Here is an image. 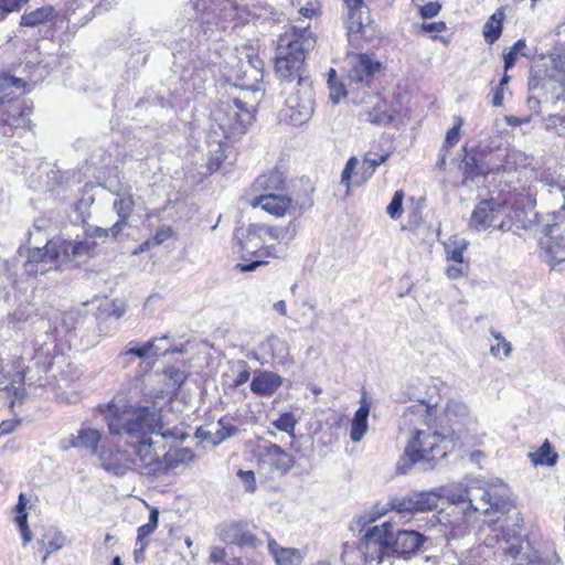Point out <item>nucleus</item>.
<instances>
[{"label":"nucleus","instance_id":"f257e3e1","mask_svg":"<svg viewBox=\"0 0 565 565\" xmlns=\"http://www.w3.org/2000/svg\"><path fill=\"white\" fill-rule=\"evenodd\" d=\"M108 431L113 436H127V449H103L99 459L103 468L116 476L136 471L148 477L167 475L180 463L191 460L188 448L164 450L153 440L164 428L162 412L156 405H117L114 401L100 407Z\"/></svg>","mask_w":565,"mask_h":565},{"label":"nucleus","instance_id":"f03ea898","mask_svg":"<svg viewBox=\"0 0 565 565\" xmlns=\"http://www.w3.org/2000/svg\"><path fill=\"white\" fill-rule=\"evenodd\" d=\"M437 413V406L424 399L417 401L403 412L398 428L401 433H408L411 438L402 461L408 460L412 465L419 460L434 461L446 456L449 445H452L455 428H438Z\"/></svg>","mask_w":565,"mask_h":565},{"label":"nucleus","instance_id":"7ed1b4c3","mask_svg":"<svg viewBox=\"0 0 565 565\" xmlns=\"http://www.w3.org/2000/svg\"><path fill=\"white\" fill-rule=\"evenodd\" d=\"M287 183V175L275 167L256 177L243 199L252 209L258 207L275 218L301 216L313 205L315 186L309 179H300L298 190L286 194Z\"/></svg>","mask_w":565,"mask_h":565},{"label":"nucleus","instance_id":"20e7f679","mask_svg":"<svg viewBox=\"0 0 565 565\" xmlns=\"http://www.w3.org/2000/svg\"><path fill=\"white\" fill-rule=\"evenodd\" d=\"M97 243L94 241H71L55 236L40 248L29 249L24 262V271L30 276L44 274L52 264L57 270L75 269L81 264L95 256Z\"/></svg>","mask_w":565,"mask_h":565},{"label":"nucleus","instance_id":"39448f33","mask_svg":"<svg viewBox=\"0 0 565 565\" xmlns=\"http://www.w3.org/2000/svg\"><path fill=\"white\" fill-rule=\"evenodd\" d=\"M31 85L11 73H0V137L12 138L32 127L33 103L22 98Z\"/></svg>","mask_w":565,"mask_h":565},{"label":"nucleus","instance_id":"423d86ee","mask_svg":"<svg viewBox=\"0 0 565 565\" xmlns=\"http://www.w3.org/2000/svg\"><path fill=\"white\" fill-rule=\"evenodd\" d=\"M289 232L288 226L270 225L265 223H252L245 228H237L235 238L242 253L243 262L236 265L241 273H249L258 267L269 264V259L284 258L277 245H263L259 248L249 252L248 244L253 241L265 242L266 238L282 242Z\"/></svg>","mask_w":565,"mask_h":565},{"label":"nucleus","instance_id":"0eeeda50","mask_svg":"<svg viewBox=\"0 0 565 565\" xmlns=\"http://www.w3.org/2000/svg\"><path fill=\"white\" fill-rule=\"evenodd\" d=\"M280 84L289 95L279 111V122L289 127H300L308 122L313 113V87L308 75L280 73Z\"/></svg>","mask_w":565,"mask_h":565},{"label":"nucleus","instance_id":"6e6552de","mask_svg":"<svg viewBox=\"0 0 565 565\" xmlns=\"http://www.w3.org/2000/svg\"><path fill=\"white\" fill-rule=\"evenodd\" d=\"M522 215L523 211L514 209L508 201L499 202L488 199L479 202L473 209L470 227L479 232L489 228L510 231L514 225L524 227L525 220Z\"/></svg>","mask_w":565,"mask_h":565},{"label":"nucleus","instance_id":"1a4fd4ad","mask_svg":"<svg viewBox=\"0 0 565 565\" xmlns=\"http://www.w3.org/2000/svg\"><path fill=\"white\" fill-rule=\"evenodd\" d=\"M211 118L225 139H239L255 121L256 109L239 98L222 100L212 109Z\"/></svg>","mask_w":565,"mask_h":565},{"label":"nucleus","instance_id":"9d476101","mask_svg":"<svg viewBox=\"0 0 565 565\" xmlns=\"http://www.w3.org/2000/svg\"><path fill=\"white\" fill-rule=\"evenodd\" d=\"M445 497L451 504L461 505L465 515L476 512L488 514L491 510H499L494 497L486 483L480 480H471L458 488L450 489Z\"/></svg>","mask_w":565,"mask_h":565},{"label":"nucleus","instance_id":"9b49d317","mask_svg":"<svg viewBox=\"0 0 565 565\" xmlns=\"http://www.w3.org/2000/svg\"><path fill=\"white\" fill-rule=\"evenodd\" d=\"M521 156L509 149H498L495 156L486 164L480 163L475 154L467 153L460 162V170L465 175L463 183L475 181L478 177L489 173L511 172L516 169L518 159Z\"/></svg>","mask_w":565,"mask_h":565},{"label":"nucleus","instance_id":"f8f14e48","mask_svg":"<svg viewBox=\"0 0 565 565\" xmlns=\"http://www.w3.org/2000/svg\"><path fill=\"white\" fill-rule=\"evenodd\" d=\"M307 29L292 28L279 36L277 54L275 56V71H300L305 64L307 50L303 38Z\"/></svg>","mask_w":565,"mask_h":565},{"label":"nucleus","instance_id":"ddd939ff","mask_svg":"<svg viewBox=\"0 0 565 565\" xmlns=\"http://www.w3.org/2000/svg\"><path fill=\"white\" fill-rule=\"evenodd\" d=\"M217 535L226 545L237 546L242 550H256L263 545V540L258 535V526L248 520L225 522L218 526Z\"/></svg>","mask_w":565,"mask_h":565},{"label":"nucleus","instance_id":"4468645a","mask_svg":"<svg viewBox=\"0 0 565 565\" xmlns=\"http://www.w3.org/2000/svg\"><path fill=\"white\" fill-rule=\"evenodd\" d=\"M391 521L366 530L360 546L366 562H383L384 555L391 548Z\"/></svg>","mask_w":565,"mask_h":565},{"label":"nucleus","instance_id":"2eb2a0df","mask_svg":"<svg viewBox=\"0 0 565 565\" xmlns=\"http://www.w3.org/2000/svg\"><path fill=\"white\" fill-rule=\"evenodd\" d=\"M444 494L437 491L414 492L403 498H393V508H396V515L403 513H416L433 511L438 508Z\"/></svg>","mask_w":565,"mask_h":565},{"label":"nucleus","instance_id":"dca6fc26","mask_svg":"<svg viewBox=\"0 0 565 565\" xmlns=\"http://www.w3.org/2000/svg\"><path fill=\"white\" fill-rule=\"evenodd\" d=\"M259 462L270 471L285 476L295 467L296 458L279 445L269 443L263 448Z\"/></svg>","mask_w":565,"mask_h":565},{"label":"nucleus","instance_id":"f3484780","mask_svg":"<svg viewBox=\"0 0 565 565\" xmlns=\"http://www.w3.org/2000/svg\"><path fill=\"white\" fill-rule=\"evenodd\" d=\"M375 98L376 103L373 108L369 111L361 113L360 119L379 126H386L394 122L403 111L401 105H388L387 102L381 99L379 95Z\"/></svg>","mask_w":565,"mask_h":565},{"label":"nucleus","instance_id":"a211bd4d","mask_svg":"<svg viewBox=\"0 0 565 565\" xmlns=\"http://www.w3.org/2000/svg\"><path fill=\"white\" fill-rule=\"evenodd\" d=\"M102 440V434L95 428H82L77 431V435H70L62 444L63 450L71 448L85 449L90 455H95L98 451V446Z\"/></svg>","mask_w":565,"mask_h":565},{"label":"nucleus","instance_id":"6ab92c4d","mask_svg":"<svg viewBox=\"0 0 565 565\" xmlns=\"http://www.w3.org/2000/svg\"><path fill=\"white\" fill-rule=\"evenodd\" d=\"M282 385V377L273 371H257L250 382V391L262 397L273 396Z\"/></svg>","mask_w":565,"mask_h":565},{"label":"nucleus","instance_id":"aec40b11","mask_svg":"<svg viewBox=\"0 0 565 565\" xmlns=\"http://www.w3.org/2000/svg\"><path fill=\"white\" fill-rule=\"evenodd\" d=\"M542 195L550 194L554 204H559L565 210V177L543 172L537 180Z\"/></svg>","mask_w":565,"mask_h":565},{"label":"nucleus","instance_id":"412c9836","mask_svg":"<svg viewBox=\"0 0 565 565\" xmlns=\"http://www.w3.org/2000/svg\"><path fill=\"white\" fill-rule=\"evenodd\" d=\"M263 534L267 539L268 552L276 565H300L302 563L303 557L299 550L282 547L268 532H263Z\"/></svg>","mask_w":565,"mask_h":565},{"label":"nucleus","instance_id":"4be33fe9","mask_svg":"<svg viewBox=\"0 0 565 565\" xmlns=\"http://www.w3.org/2000/svg\"><path fill=\"white\" fill-rule=\"evenodd\" d=\"M425 537L417 531L399 530L394 541H391V548L398 555L414 553L424 543Z\"/></svg>","mask_w":565,"mask_h":565},{"label":"nucleus","instance_id":"5701e85b","mask_svg":"<svg viewBox=\"0 0 565 565\" xmlns=\"http://www.w3.org/2000/svg\"><path fill=\"white\" fill-rule=\"evenodd\" d=\"M359 404L360 406L355 411V443L360 441L369 430L367 418L372 402L364 390L362 391Z\"/></svg>","mask_w":565,"mask_h":565},{"label":"nucleus","instance_id":"b1692460","mask_svg":"<svg viewBox=\"0 0 565 565\" xmlns=\"http://www.w3.org/2000/svg\"><path fill=\"white\" fill-rule=\"evenodd\" d=\"M28 500L23 493L19 495L18 503L14 508L15 516L14 522L19 529V532L23 540V545H26L32 540V532L28 524V512H26Z\"/></svg>","mask_w":565,"mask_h":565},{"label":"nucleus","instance_id":"393cba45","mask_svg":"<svg viewBox=\"0 0 565 565\" xmlns=\"http://www.w3.org/2000/svg\"><path fill=\"white\" fill-rule=\"evenodd\" d=\"M355 23L359 24V32L366 39L375 34V26L370 9L363 4V0H355Z\"/></svg>","mask_w":565,"mask_h":565},{"label":"nucleus","instance_id":"a878e982","mask_svg":"<svg viewBox=\"0 0 565 565\" xmlns=\"http://www.w3.org/2000/svg\"><path fill=\"white\" fill-rule=\"evenodd\" d=\"M54 15L55 10L52 6H43L33 11L23 13L20 19V25L33 28L51 21Z\"/></svg>","mask_w":565,"mask_h":565},{"label":"nucleus","instance_id":"bb28decb","mask_svg":"<svg viewBox=\"0 0 565 565\" xmlns=\"http://www.w3.org/2000/svg\"><path fill=\"white\" fill-rule=\"evenodd\" d=\"M469 242L459 236L452 235L445 243L446 257L454 263H465L463 253L467 250Z\"/></svg>","mask_w":565,"mask_h":565},{"label":"nucleus","instance_id":"cd10ccee","mask_svg":"<svg viewBox=\"0 0 565 565\" xmlns=\"http://www.w3.org/2000/svg\"><path fill=\"white\" fill-rule=\"evenodd\" d=\"M227 552L222 546H213L210 550L209 561L213 564L221 565H265L264 557H254L247 561L246 564L242 562L241 557H235L232 559V563L226 561Z\"/></svg>","mask_w":565,"mask_h":565},{"label":"nucleus","instance_id":"c85d7f7f","mask_svg":"<svg viewBox=\"0 0 565 565\" xmlns=\"http://www.w3.org/2000/svg\"><path fill=\"white\" fill-rule=\"evenodd\" d=\"M547 98L552 100H565V73H554L548 76L543 85Z\"/></svg>","mask_w":565,"mask_h":565},{"label":"nucleus","instance_id":"c756f323","mask_svg":"<svg viewBox=\"0 0 565 565\" xmlns=\"http://www.w3.org/2000/svg\"><path fill=\"white\" fill-rule=\"evenodd\" d=\"M136 209V200L130 192L118 194L113 202V210L118 218L129 222Z\"/></svg>","mask_w":565,"mask_h":565},{"label":"nucleus","instance_id":"7c9ffc66","mask_svg":"<svg viewBox=\"0 0 565 565\" xmlns=\"http://www.w3.org/2000/svg\"><path fill=\"white\" fill-rule=\"evenodd\" d=\"M504 10L499 8L487 21L483 26V35L487 42H495L502 32V22L504 20Z\"/></svg>","mask_w":565,"mask_h":565},{"label":"nucleus","instance_id":"2f4dec72","mask_svg":"<svg viewBox=\"0 0 565 565\" xmlns=\"http://www.w3.org/2000/svg\"><path fill=\"white\" fill-rule=\"evenodd\" d=\"M510 79L511 77L508 75V73H503L502 77L499 79L498 83L491 81V90L489 95L491 96L492 106H502L505 97L511 96V92L509 89Z\"/></svg>","mask_w":565,"mask_h":565},{"label":"nucleus","instance_id":"473e14b6","mask_svg":"<svg viewBox=\"0 0 565 565\" xmlns=\"http://www.w3.org/2000/svg\"><path fill=\"white\" fill-rule=\"evenodd\" d=\"M502 540L504 541L505 544L504 546L501 547L503 552L515 559L519 558L523 550V541L521 539L520 531L516 529L507 532L503 531Z\"/></svg>","mask_w":565,"mask_h":565},{"label":"nucleus","instance_id":"72a5a7b5","mask_svg":"<svg viewBox=\"0 0 565 565\" xmlns=\"http://www.w3.org/2000/svg\"><path fill=\"white\" fill-rule=\"evenodd\" d=\"M529 458L534 466H554L558 456L552 450L548 440H545L536 451L529 454Z\"/></svg>","mask_w":565,"mask_h":565},{"label":"nucleus","instance_id":"f704fd0d","mask_svg":"<svg viewBox=\"0 0 565 565\" xmlns=\"http://www.w3.org/2000/svg\"><path fill=\"white\" fill-rule=\"evenodd\" d=\"M246 75L247 73H235V77L228 76L226 81L242 90H250L253 93L263 90V76L247 81ZM260 75H263V73H260Z\"/></svg>","mask_w":565,"mask_h":565},{"label":"nucleus","instance_id":"c9c22d12","mask_svg":"<svg viewBox=\"0 0 565 565\" xmlns=\"http://www.w3.org/2000/svg\"><path fill=\"white\" fill-rule=\"evenodd\" d=\"M273 426L279 430L295 437V430L297 426V419L291 412H285L273 422Z\"/></svg>","mask_w":565,"mask_h":565},{"label":"nucleus","instance_id":"e433bc0d","mask_svg":"<svg viewBox=\"0 0 565 565\" xmlns=\"http://www.w3.org/2000/svg\"><path fill=\"white\" fill-rule=\"evenodd\" d=\"M546 254L553 267L565 262V243L552 237L547 245Z\"/></svg>","mask_w":565,"mask_h":565},{"label":"nucleus","instance_id":"4c0bfd02","mask_svg":"<svg viewBox=\"0 0 565 565\" xmlns=\"http://www.w3.org/2000/svg\"><path fill=\"white\" fill-rule=\"evenodd\" d=\"M468 414L466 404L459 401H449L445 407V416L449 422L460 420Z\"/></svg>","mask_w":565,"mask_h":565},{"label":"nucleus","instance_id":"58836bf2","mask_svg":"<svg viewBox=\"0 0 565 565\" xmlns=\"http://www.w3.org/2000/svg\"><path fill=\"white\" fill-rule=\"evenodd\" d=\"M526 43L524 40H518L511 50L504 55V70L508 71L515 66V62L519 57L525 56L524 50Z\"/></svg>","mask_w":565,"mask_h":565},{"label":"nucleus","instance_id":"ea45409f","mask_svg":"<svg viewBox=\"0 0 565 565\" xmlns=\"http://www.w3.org/2000/svg\"><path fill=\"white\" fill-rule=\"evenodd\" d=\"M338 73H328V84L330 87V98L338 103L341 98L345 97L348 92L345 86L338 81Z\"/></svg>","mask_w":565,"mask_h":565},{"label":"nucleus","instance_id":"a19ab883","mask_svg":"<svg viewBox=\"0 0 565 565\" xmlns=\"http://www.w3.org/2000/svg\"><path fill=\"white\" fill-rule=\"evenodd\" d=\"M388 157L390 154L387 152L382 154L367 152L364 159V166H366V168L364 170L363 181L369 179L373 174L375 168L383 163Z\"/></svg>","mask_w":565,"mask_h":565},{"label":"nucleus","instance_id":"79ce46f5","mask_svg":"<svg viewBox=\"0 0 565 565\" xmlns=\"http://www.w3.org/2000/svg\"><path fill=\"white\" fill-rule=\"evenodd\" d=\"M546 130L554 131L565 137V111L563 114L550 115L543 119Z\"/></svg>","mask_w":565,"mask_h":565},{"label":"nucleus","instance_id":"37998d69","mask_svg":"<svg viewBox=\"0 0 565 565\" xmlns=\"http://www.w3.org/2000/svg\"><path fill=\"white\" fill-rule=\"evenodd\" d=\"M29 2V0H0V22L10 13L19 12Z\"/></svg>","mask_w":565,"mask_h":565},{"label":"nucleus","instance_id":"c03bdc74","mask_svg":"<svg viewBox=\"0 0 565 565\" xmlns=\"http://www.w3.org/2000/svg\"><path fill=\"white\" fill-rule=\"evenodd\" d=\"M393 499L387 502V503H377L375 504L371 512H370V516L366 519V518H361L360 519V522H375L377 519H380L381 516L385 515L388 511H393L396 513V508H393Z\"/></svg>","mask_w":565,"mask_h":565},{"label":"nucleus","instance_id":"a18cd8bd","mask_svg":"<svg viewBox=\"0 0 565 565\" xmlns=\"http://www.w3.org/2000/svg\"><path fill=\"white\" fill-rule=\"evenodd\" d=\"M488 547H478V550L471 551L468 556L461 562V565H492L486 558Z\"/></svg>","mask_w":565,"mask_h":565},{"label":"nucleus","instance_id":"49530a36","mask_svg":"<svg viewBox=\"0 0 565 565\" xmlns=\"http://www.w3.org/2000/svg\"><path fill=\"white\" fill-rule=\"evenodd\" d=\"M403 199L404 193L403 191H396L390 202V204L386 207L387 214L393 218L397 220L403 212Z\"/></svg>","mask_w":565,"mask_h":565},{"label":"nucleus","instance_id":"de8ad7c7","mask_svg":"<svg viewBox=\"0 0 565 565\" xmlns=\"http://www.w3.org/2000/svg\"><path fill=\"white\" fill-rule=\"evenodd\" d=\"M491 333L495 340H498L497 345H491V353L497 356L502 351L504 356H509L511 353L510 342H508L500 333H497L494 330H492Z\"/></svg>","mask_w":565,"mask_h":565},{"label":"nucleus","instance_id":"09e8293b","mask_svg":"<svg viewBox=\"0 0 565 565\" xmlns=\"http://www.w3.org/2000/svg\"><path fill=\"white\" fill-rule=\"evenodd\" d=\"M237 476L244 483L246 491L255 492L257 489L256 477L253 470H238Z\"/></svg>","mask_w":565,"mask_h":565},{"label":"nucleus","instance_id":"8fccbe9b","mask_svg":"<svg viewBox=\"0 0 565 565\" xmlns=\"http://www.w3.org/2000/svg\"><path fill=\"white\" fill-rule=\"evenodd\" d=\"M174 232L170 225H162L157 228L154 235L151 237L153 245H161L173 236Z\"/></svg>","mask_w":565,"mask_h":565},{"label":"nucleus","instance_id":"3c124183","mask_svg":"<svg viewBox=\"0 0 565 565\" xmlns=\"http://www.w3.org/2000/svg\"><path fill=\"white\" fill-rule=\"evenodd\" d=\"M468 268V263H455L446 268V275L449 279H459L467 275Z\"/></svg>","mask_w":565,"mask_h":565},{"label":"nucleus","instance_id":"603ef678","mask_svg":"<svg viewBox=\"0 0 565 565\" xmlns=\"http://www.w3.org/2000/svg\"><path fill=\"white\" fill-rule=\"evenodd\" d=\"M359 66L361 71H376L380 67V63L373 60L370 55L361 54L355 57V66Z\"/></svg>","mask_w":565,"mask_h":565},{"label":"nucleus","instance_id":"864d4df0","mask_svg":"<svg viewBox=\"0 0 565 565\" xmlns=\"http://www.w3.org/2000/svg\"><path fill=\"white\" fill-rule=\"evenodd\" d=\"M154 339L147 341L140 348H128L122 354L125 355H136L138 358H145L148 352L154 347Z\"/></svg>","mask_w":565,"mask_h":565},{"label":"nucleus","instance_id":"5fc2aeb1","mask_svg":"<svg viewBox=\"0 0 565 565\" xmlns=\"http://www.w3.org/2000/svg\"><path fill=\"white\" fill-rule=\"evenodd\" d=\"M353 173V157H350L342 171L341 183L345 185V194L350 193V180Z\"/></svg>","mask_w":565,"mask_h":565},{"label":"nucleus","instance_id":"6e6d98bb","mask_svg":"<svg viewBox=\"0 0 565 565\" xmlns=\"http://www.w3.org/2000/svg\"><path fill=\"white\" fill-rule=\"evenodd\" d=\"M461 126V120L457 125H455L451 129H449L446 134L444 146L447 148L454 147L459 140V129Z\"/></svg>","mask_w":565,"mask_h":565},{"label":"nucleus","instance_id":"4d7b16f0","mask_svg":"<svg viewBox=\"0 0 565 565\" xmlns=\"http://www.w3.org/2000/svg\"><path fill=\"white\" fill-rule=\"evenodd\" d=\"M63 546V539L62 537H54L45 543V553L43 555V563L46 562L50 554L53 552L58 551Z\"/></svg>","mask_w":565,"mask_h":565},{"label":"nucleus","instance_id":"13d9d810","mask_svg":"<svg viewBox=\"0 0 565 565\" xmlns=\"http://www.w3.org/2000/svg\"><path fill=\"white\" fill-rule=\"evenodd\" d=\"M250 377V372L247 366V364L244 362V369L238 372V374L233 380V383L231 384L232 388H237L242 386L243 384L247 383Z\"/></svg>","mask_w":565,"mask_h":565},{"label":"nucleus","instance_id":"bf43d9fd","mask_svg":"<svg viewBox=\"0 0 565 565\" xmlns=\"http://www.w3.org/2000/svg\"><path fill=\"white\" fill-rule=\"evenodd\" d=\"M20 425V419H6L0 423V437L13 433Z\"/></svg>","mask_w":565,"mask_h":565},{"label":"nucleus","instance_id":"052dcab7","mask_svg":"<svg viewBox=\"0 0 565 565\" xmlns=\"http://www.w3.org/2000/svg\"><path fill=\"white\" fill-rule=\"evenodd\" d=\"M440 6L437 2H429L420 7V14L423 18H433L438 14Z\"/></svg>","mask_w":565,"mask_h":565},{"label":"nucleus","instance_id":"680f3d73","mask_svg":"<svg viewBox=\"0 0 565 565\" xmlns=\"http://www.w3.org/2000/svg\"><path fill=\"white\" fill-rule=\"evenodd\" d=\"M535 196H537V193H534L533 195L531 192H529V194L526 195V202H524V199L521 195V198L515 202L518 204L515 209H519L524 212V207H533L536 204ZM523 216L524 214L522 215V217Z\"/></svg>","mask_w":565,"mask_h":565},{"label":"nucleus","instance_id":"e2e57ef3","mask_svg":"<svg viewBox=\"0 0 565 565\" xmlns=\"http://www.w3.org/2000/svg\"><path fill=\"white\" fill-rule=\"evenodd\" d=\"M246 56L248 58V64L250 68H253L254 71H263L264 63L256 52L250 50V52L247 53Z\"/></svg>","mask_w":565,"mask_h":565},{"label":"nucleus","instance_id":"0e129e2a","mask_svg":"<svg viewBox=\"0 0 565 565\" xmlns=\"http://www.w3.org/2000/svg\"><path fill=\"white\" fill-rule=\"evenodd\" d=\"M128 225L129 222L118 218L111 227L107 228L108 235L110 234L114 238H117Z\"/></svg>","mask_w":565,"mask_h":565},{"label":"nucleus","instance_id":"69168bd1","mask_svg":"<svg viewBox=\"0 0 565 565\" xmlns=\"http://www.w3.org/2000/svg\"><path fill=\"white\" fill-rule=\"evenodd\" d=\"M422 28L426 33H440L446 30V24H445V22L439 21V22L424 23Z\"/></svg>","mask_w":565,"mask_h":565},{"label":"nucleus","instance_id":"338daca9","mask_svg":"<svg viewBox=\"0 0 565 565\" xmlns=\"http://www.w3.org/2000/svg\"><path fill=\"white\" fill-rule=\"evenodd\" d=\"M156 529H153L152 526H150L149 524H142L138 527L137 530V540L138 542H147L146 539L148 536H150L153 532H154Z\"/></svg>","mask_w":565,"mask_h":565},{"label":"nucleus","instance_id":"774afa93","mask_svg":"<svg viewBox=\"0 0 565 565\" xmlns=\"http://www.w3.org/2000/svg\"><path fill=\"white\" fill-rule=\"evenodd\" d=\"M299 12L305 18L311 19V18L317 17V15L320 14V9H319V7H317V6L312 4V3H308V6L302 7L299 10Z\"/></svg>","mask_w":565,"mask_h":565}]
</instances>
